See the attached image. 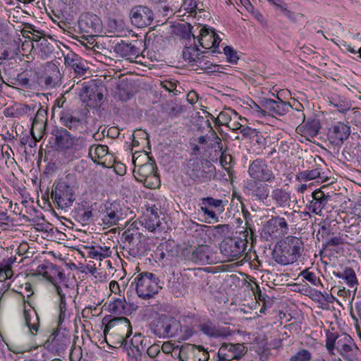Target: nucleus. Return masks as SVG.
<instances>
[{"mask_svg":"<svg viewBox=\"0 0 361 361\" xmlns=\"http://www.w3.org/2000/svg\"><path fill=\"white\" fill-rule=\"evenodd\" d=\"M135 169H134V176L140 182L142 183L147 188H152L149 182V179L156 178L155 166L153 163L147 161L142 164H137V159H133Z\"/></svg>","mask_w":361,"mask_h":361,"instance_id":"23","label":"nucleus"},{"mask_svg":"<svg viewBox=\"0 0 361 361\" xmlns=\"http://www.w3.org/2000/svg\"><path fill=\"white\" fill-rule=\"evenodd\" d=\"M250 288L255 295V299L257 301H262L263 302V305L260 310V312H264V304H265V298L266 295L262 294L259 285L256 282H253V285L250 284Z\"/></svg>","mask_w":361,"mask_h":361,"instance_id":"50","label":"nucleus"},{"mask_svg":"<svg viewBox=\"0 0 361 361\" xmlns=\"http://www.w3.org/2000/svg\"><path fill=\"white\" fill-rule=\"evenodd\" d=\"M16 84L23 88H30L31 83L30 79L23 73H19L16 77Z\"/></svg>","mask_w":361,"mask_h":361,"instance_id":"58","label":"nucleus"},{"mask_svg":"<svg viewBox=\"0 0 361 361\" xmlns=\"http://www.w3.org/2000/svg\"><path fill=\"white\" fill-rule=\"evenodd\" d=\"M185 173L194 181L203 183L210 180L215 173L214 166L209 161H203L197 157L188 160L185 166Z\"/></svg>","mask_w":361,"mask_h":361,"instance_id":"8","label":"nucleus"},{"mask_svg":"<svg viewBox=\"0 0 361 361\" xmlns=\"http://www.w3.org/2000/svg\"><path fill=\"white\" fill-rule=\"evenodd\" d=\"M161 86L166 91L172 92L176 89L177 85L176 82H173L171 80H164L161 82Z\"/></svg>","mask_w":361,"mask_h":361,"instance_id":"59","label":"nucleus"},{"mask_svg":"<svg viewBox=\"0 0 361 361\" xmlns=\"http://www.w3.org/2000/svg\"><path fill=\"white\" fill-rule=\"evenodd\" d=\"M66 312H60L59 316V322H58V326L56 330L51 334V337H52V342L59 343V341L65 342L68 341L69 342V338L64 336L63 334V336H61V330L62 328V323L64 321L66 318Z\"/></svg>","mask_w":361,"mask_h":361,"instance_id":"45","label":"nucleus"},{"mask_svg":"<svg viewBox=\"0 0 361 361\" xmlns=\"http://www.w3.org/2000/svg\"><path fill=\"white\" fill-rule=\"evenodd\" d=\"M208 127L209 128V135L208 136V141H210L209 147L210 148H216L217 147V150L221 154V159L224 157V147L222 144V140L220 137L218 136L215 130L213 129L211 123L209 121H207Z\"/></svg>","mask_w":361,"mask_h":361,"instance_id":"44","label":"nucleus"},{"mask_svg":"<svg viewBox=\"0 0 361 361\" xmlns=\"http://www.w3.org/2000/svg\"><path fill=\"white\" fill-rule=\"evenodd\" d=\"M81 101L86 106L94 108L102 104L104 95L102 87L97 85L94 80L84 82L79 92Z\"/></svg>","mask_w":361,"mask_h":361,"instance_id":"11","label":"nucleus"},{"mask_svg":"<svg viewBox=\"0 0 361 361\" xmlns=\"http://www.w3.org/2000/svg\"><path fill=\"white\" fill-rule=\"evenodd\" d=\"M159 277L149 271H142L134 276L132 286L135 285V290L137 296L143 300H149L162 288Z\"/></svg>","mask_w":361,"mask_h":361,"instance_id":"6","label":"nucleus"},{"mask_svg":"<svg viewBox=\"0 0 361 361\" xmlns=\"http://www.w3.org/2000/svg\"><path fill=\"white\" fill-rule=\"evenodd\" d=\"M75 177L73 174L69 173L53 185L51 191V199L59 208L64 209L70 207L75 198L74 183Z\"/></svg>","mask_w":361,"mask_h":361,"instance_id":"4","label":"nucleus"},{"mask_svg":"<svg viewBox=\"0 0 361 361\" xmlns=\"http://www.w3.org/2000/svg\"><path fill=\"white\" fill-rule=\"evenodd\" d=\"M199 226L200 229L196 231L199 235L207 234V233L209 232L216 238H222L229 232L230 230V226L228 224H219L217 226H212L200 225Z\"/></svg>","mask_w":361,"mask_h":361,"instance_id":"35","label":"nucleus"},{"mask_svg":"<svg viewBox=\"0 0 361 361\" xmlns=\"http://www.w3.org/2000/svg\"><path fill=\"white\" fill-rule=\"evenodd\" d=\"M221 41V39L214 29H209L205 26L201 28L198 36V42L203 48L206 49H213V52H219L218 49Z\"/></svg>","mask_w":361,"mask_h":361,"instance_id":"26","label":"nucleus"},{"mask_svg":"<svg viewBox=\"0 0 361 361\" xmlns=\"http://www.w3.org/2000/svg\"><path fill=\"white\" fill-rule=\"evenodd\" d=\"M124 305L121 300H115L109 305V310L114 314H120L124 310Z\"/></svg>","mask_w":361,"mask_h":361,"instance_id":"55","label":"nucleus"},{"mask_svg":"<svg viewBox=\"0 0 361 361\" xmlns=\"http://www.w3.org/2000/svg\"><path fill=\"white\" fill-rule=\"evenodd\" d=\"M105 324L104 334L115 339L117 344L126 345L127 338L132 334V326L129 319L125 317H118L109 319L105 317L103 319Z\"/></svg>","mask_w":361,"mask_h":361,"instance_id":"5","label":"nucleus"},{"mask_svg":"<svg viewBox=\"0 0 361 361\" xmlns=\"http://www.w3.org/2000/svg\"><path fill=\"white\" fill-rule=\"evenodd\" d=\"M239 133L242 134L244 137L249 139H253L255 137H258V134L259 133V132L256 129L244 125L241 128Z\"/></svg>","mask_w":361,"mask_h":361,"instance_id":"54","label":"nucleus"},{"mask_svg":"<svg viewBox=\"0 0 361 361\" xmlns=\"http://www.w3.org/2000/svg\"><path fill=\"white\" fill-rule=\"evenodd\" d=\"M191 260L196 264H213L215 258L209 246L201 245L192 251Z\"/></svg>","mask_w":361,"mask_h":361,"instance_id":"30","label":"nucleus"},{"mask_svg":"<svg viewBox=\"0 0 361 361\" xmlns=\"http://www.w3.org/2000/svg\"><path fill=\"white\" fill-rule=\"evenodd\" d=\"M35 274L42 276L54 286L64 282L66 279L63 269L51 262L39 264L36 269Z\"/></svg>","mask_w":361,"mask_h":361,"instance_id":"18","label":"nucleus"},{"mask_svg":"<svg viewBox=\"0 0 361 361\" xmlns=\"http://www.w3.org/2000/svg\"><path fill=\"white\" fill-rule=\"evenodd\" d=\"M154 18L153 11L145 6H133L130 12L131 23L139 28L150 26L153 23Z\"/></svg>","mask_w":361,"mask_h":361,"instance_id":"19","label":"nucleus"},{"mask_svg":"<svg viewBox=\"0 0 361 361\" xmlns=\"http://www.w3.org/2000/svg\"><path fill=\"white\" fill-rule=\"evenodd\" d=\"M312 358V353L308 350L302 349L293 355L290 361H310Z\"/></svg>","mask_w":361,"mask_h":361,"instance_id":"51","label":"nucleus"},{"mask_svg":"<svg viewBox=\"0 0 361 361\" xmlns=\"http://www.w3.org/2000/svg\"><path fill=\"white\" fill-rule=\"evenodd\" d=\"M247 240L240 237L226 238L220 245V251L228 262L238 259L244 254Z\"/></svg>","mask_w":361,"mask_h":361,"instance_id":"9","label":"nucleus"},{"mask_svg":"<svg viewBox=\"0 0 361 361\" xmlns=\"http://www.w3.org/2000/svg\"><path fill=\"white\" fill-rule=\"evenodd\" d=\"M16 257L11 256L5 258L0 263V282L5 281L13 276L12 265L16 262Z\"/></svg>","mask_w":361,"mask_h":361,"instance_id":"40","label":"nucleus"},{"mask_svg":"<svg viewBox=\"0 0 361 361\" xmlns=\"http://www.w3.org/2000/svg\"><path fill=\"white\" fill-rule=\"evenodd\" d=\"M248 174L255 181L271 183L276 180V176L271 167L268 166L267 161L262 158L256 159L250 163Z\"/></svg>","mask_w":361,"mask_h":361,"instance_id":"12","label":"nucleus"},{"mask_svg":"<svg viewBox=\"0 0 361 361\" xmlns=\"http://www.w3.org/2000/svg\"><path fill=\"white\" fill-rule=\"evenodd\" d=\"M207 54H202V55L196 59L193 67L196 71H212L213 63L208 59Z\"/></svg>","mask_w":361,"mask_h":361,"instance_id":"46","label":"nucleus"},{"mask_svg":"<svg viewBox=\"0 0 361 361\" xmlns=\"http://www.w3.org/2000/svg\"><path fill=\"white\" fill-rule=\"evenodd\" d=\"M169 247H171V243L166 242L157 247V254L159 255L161 259L169 258L173 255L172 250H169Z\"/></svg>","mask_w":361,"mask_h":361,"instance_id":"52","label":"nucleus"},{"mask_svg":"<svg viewBox=\"0 0 361 361\" xmlns=\"http://www.w3.org/2000/svg\"><path fill=\"white\" fill-rule=\"evenodd\" d=\"M142 224L151 232L161 228V221L158 214V208L155 205L147 209L142 218Z\"/></svg>","mask_w":361,"mask_h":361,"instance_id":"29","label":"nucleus"},{"mask_svg":"<svg viewBox=\"0 0 361 361\" xmlns=\"http://www.w3.org/2000/svg\"><path fill=\"white\" fill-rule=\"evenodd\" d=\"M179 327V321L166 314H158L149 324L152 333L162 338L175 337L178 334Z\"/></svg>","mask_w":361,"mask_h":361,"instance_id":"7","label":"nucleus"},{"mask_svg":"<svg viewBox=\"0 0 361 361\" xmlns=\"http://www.w3.org/2000/svg\"><path fill=\"white\" fill-rule=\"evenodd\" d=\"M326 347L329 351L336 349L346 361H357L360 352L353 339L347 334H338L329 330L326 334Z\"/></svg>","mask_w":361,"mask_h":361,"instance_id":"1","label":"nucleus"},{"mask_svg":"<svg viewBox=\"0 0 361 361\" xmlns=\"http://www.w3.org/2000/svg\"><path fill=\"white\" fill-rule=\"evenodd\" d=\"M36 109V105H28L25 104L16 103L4 109V115L7 117H30V120L32 119V116L35 114Z\"/></svg>","mask_w":361,"mask_h":361,"instance_id":"28","label":"nucleus"},{"mask_svg":"<svg viewBox=\"0 0 361 361\" xmlns=\"http://www.w3.org/2000/svg\"><path fill=\"white\" fill-rule=\"evenodd\" d=\"M142 233L137 227V223L133 222L123 233L122 238L124 239V249L130 255L136 257L140 255L141 250L139 247L142 240Z\"/></svg>","mask_w":361,"mask_h":361,"instance_id":"14","label":"nucleus"},{"mask_svg":"<svg viewBox=\"0 0 361 361\" xmlns=\"http://www.w3.org/2000/svg\"><path fill=\"white\" fill-rule=\"evenodd\" d=\"M224 51L229 63L232 64H237L239 57L236 51H235L231 47L226 46L224 48Z\"/></svg>","mask_w":361,"mask_h":361,"instance_id":"53","label":"nucleus"},{"mask_svg":"<svg viewBox=\"0 0 361 361\" xmlns=\"http://www.w3.org/2000/svg\"><path fill=\"white\" fill-rule=\"evenodd\" d=\"M160 350V345L159 344H153L148 348L147 353L150 357L153 358L159 355Z\"/></svg>","mask_w":361,"mask_h":361,"instance_id":"61","label":"nucleus"},{"mask_svg":"<svg viewBox=\"0 0 361 361\" xmlns=\"http://www.w3.org/2000/svg\"><path fill=\"white\" fill-rule=\"evenodd\" d=\"M262 108L255 104L256 109L261 112L262 115L269 114L273 116L286 115L291 108L289 102H283L277 97V100L272 99H264L261 102Z\"/></svg>","mask_w":361,"mask_h":361,"instance_id":"16","label":"nucleus"},{"mask_svg":"<svg viewBox=\"0 0 361 361\" xmlns=\"http://www.w3.org/2000/svg\"><path fill=\"white\" fill-rule=\"evenodd\" d=\"M199 330L209 338H226L232 335L229 327L216 325L210 319H207L198 325Z\"/></svg>","mask_w":361,"mask_h":361,"instance_id":"24","label":"nucleus"},{"mask_svg":"<svg viewBox=\"0 0 361 361\" xmlns=\"http://www.w3.org/2000/svg\"><path fill=\"white\" fill-rule=\"evenodd\" d=\"M233 114H234V116H235L234 118H236L238 116L237 114H235V113H233ZM243 126V125L238 123L235 119H231V121L228 123V125L226 126L228 127L233 131H239L240 132Z\"/></svg>","mask_w":361,"mask_h":361,"instance_id":"60","label":"nucleus"},{"mask_svg":"<svg viewBox=\"0 0 361 361\" xmlns=\"http://www.w3.org/2000/svg\"><path fill=\"white\" fill-rule=\"evenodd\" d=\"M331 104L337 109L338 111L345 114L351 109V103L346 98L338 95H333L330 98Z\"/></svg>","mask_w":361,"mask_h":361,"instance_id":"42","label":"nucleus"},{"mask_svg":"<svg viewBox=\"0 0 361 361\" xmlns=\"http://www.w3.org/2000/svg\"><path fill=\"white\" fill-rule=\"evenodd\" d=\"M300 276H301L304 279L310 282L313 286H320L323 287V284L319 278L314 272L310 271L309 269H305L302 271L300 274Z\"/></svg>","mask_w":361,"mask_h":361,"instance_id":"49","label":"nucleus"},{"mask_svg":"<svg viewBox=\"0 0 361 361\" xmlns=\"http://www.w3.org/2000/svg\"><path fill=\"white\" fill-rule=\"evenodd\" d=\"M180 361H207L209 353L202 345L185 343L179 350Z\"/></svg>","mask_w":361,"mask_h":361,"instance_id":"15","label":"nucleus"},{"mask_svg":"<svg viewBox=\"0 0 361 361\" xmlns=\"http://www.w3.org/2000/svg\"><path fill=\"white\" fill-rule=\"evenodd\" d=\"M60 78L59 68L54 63L48 64L44 75L39 78V84L46 87H54Z\"/></svg>","mask_w":361,"mask_h":361,"instance_id":"33","label":"nucleus"},{"mask_svg":"<svg viewBox=\"0 0 361 361\" xmlns=\"http://www.w3.org/2000/svg\"><path fill=\"white\" fill-rule=\"evenodd\" d=\"M324 188H326L322 187L312 193V200L305 205L309 212L319 216L322 215L323 209H326L331 199V196L323 190Z\"/></svg>","mask_w":361,"mask_h":361,"instance_id":"22","label":"nucleus"},{"mask_svg":"<svg viewBox=\"0 0 361 361\" xmlns=\"http://www.w3.org/2000/svg\"><path fill=\"white\" fill-rule=\"evenodd\" d=\"M75 219L83 225L89 224L93 217L92 205L86 201H82L78 204L75 209Z\"/></svg>","mask_w":361,"mask_h":361,"instance_id":"34","label":"nucleus"},{"mask_svg":"<svg viewBox=\"0 0 361 361\" xmlns=\"http://www.w3.org/2000/svg\"><path fill=\"white\" fill-rule=\"evenodd\" d=\"M55 145L57 150L70 160L80 158L86 147L83 137L74 136L66 129L57 131Z\"/></svg>","mask_w":361,"mask_h":361,"instance_id":"3","label":"nucleus"},{"mask_svg":"<svg viewBox=\"0 0 361 361\" xmlns=\"http://www.w3.org/2000/svg\"><path fill=\"white\" fill-rule=\"evenodd\" d=\"M108 150L106 145H94L89 148L88 154L94 163L110 168L113 165V160Z\"/></svg>","mask_w":361,"mask_h":361,"instance_id":"25","label":"nucleus"},{"mask_svg":"<svg viewBox=\"0 0 361 361\" xmlns=\"http://www.w3.org/2000/svg\"><path fill=\"white\" fill-rule=\"evenodd\" d=\"M271 197L279 207L288 205L291 200L290 192L281 188L274 189L271 192Z\"/></svg>","mask_w":361,"mask_h":361,"instance_id":"39","label":"nucleus"},{"mask_svg":"<svg viewBox=\"0 0 361 361\" xmlns=\"http://www.w3.org/2000/svg\"><path fill=\"white\" fill-rule=\"evenodd\" d=\"M98 247L99 252L102 255V258L104 259L110 257L112 254V250L110 247L108 246H100L97 245Z\"/></svg>","mask_w":361,"mask_h":361,"instance_id":"63","label":"nucleus"},{"mask_svg":"<svg viewBox=\"0 0 361 361\" xmlns=\"http://www.w3.org/2000/svg\"><path fill=\"white\" fill-rule=\"evenodd\" d=\"M200 210L203 213L204 221L210 224L212 220L219 221V215L225 210V204L222 200L212 197H202L200 200Z\"/></svg>","mask_w":361,"mask_h":361,"instance_id":"10","label":"nucleus"},{"mask_svg":"<svg viewBox=\"0 0 361 361\" xmlns=\"http://www.w3.org/2000/svg\"><path fill=\"white\" fill-rule=\"evenodd\" d=\"M247 188L250 191L251 195L255 197L256 200L264 201L269 194L268 185L262 183L260 181H254L247 184Z\"/></svg>","mask_w":361,"mask_h":361,"instance_id":"36","label":"nucleus"},{"mask_svg":"<svg viewBox=\"0 0 361 361\" xmlns=\"http://www.w3.org/2000/svg\"><path fill=\"white\" fill-rule=\"evenodd\" d=\"M231 119L233 118L226 111H221L218 116V121L224 126H227Z\"/></svg>","mask_w":361,"mask_h":361,"instance_id":"62","label":"nucleus"},{"mask_svg":"<svg viewBox=\"0 0 361 361\" xmlns=\"http://www.w3.org/2000/svg\"><path fill=\"white\" fill-rule=\"evenodd\" d=\"M61 123L71 130H76L82 126V120L69 109H63L60 113Z\"/></svg>","mask_w":361,"mask_h":361,"instance_id":"32","label":"nucleus"},{"mask_svg":"<svg viewBox=\"0 0 361 361\" xmlns=\"http://www.w3.org/2000/svg\"><path fill=\"white\" fill-rule=\"evenodd\" d=\"M246 353L243 343H223L219 348L216 361H232L240 360Z\"/></svg>","mask_w":361,"mask_h":361,"instance_id":"20","label":"nucleus"},{"mask_svg":"<svg viewBox=\"0 0 361 361\" xmlns=\"http://www.w3.org/2000/svg\"><path fill=\"white\" fill-rule=\"evenodd\" d=\"M78 27L81 33L86 37H94L102 30V21L95 14L86 13L80 16Z\"/></svg>","mask_w":361,"mask_h":361,"instance_id":"17","label":"nucleus"},{"mask_svg":"<svg viewBox=\"0 0 361 361\" xmlns=\"http://www.w3.org/2000/svg\"><path fill=\"white\" fill-rule=\"evenodd\" d=\"M24 318L27 326L32 334H37L39 327V317L35 310L24 311Z\"/></svg>","mask_w":361,"mask_h":361,"instance_id":"38","label":"nucleus"},{"mask_svg":"<svg viewBox=\"0 0 361 361\" xmlns=\"http://www.w3.org/2000/svg\"><path fill=\"white\" fill-rule=\"evenodd\" d=\"M351 129L348 122L333 121L327 128L328 141L335 147H341L350 135Z\"/></svg>","mask_w":361,"mask_h":361,"instance_id":"13","label":"nucleus"},{"mask_svg":"<svg viewBox=\"0 0 361 361\" xmlns=\"http://www.w3.org/2000/svg\"><path fill=\"white\" fill-rule=\"evenodd\" d=\"M109 289L112 293L121 295L120 286L117 281H111L109 283Z\"/></svg>","mask_w":361,"mask_h":361,"instance_id":"64","label":"nucleus"},{"mask_svg":"<svg viewBox=\"0 0 361 361\" xmlns=\"http://www.w3.org/2000/svg\"><path fill=\"white\" fill-rule=\"evenodd\" d=\"M303 243L295 236H288L279 241L273 251V258L282 265L293 264L301 255Z\"/></svg>","mask_w":361,"mask_h":361,"instance_id":"2","label":"nucleus"},{"mask_svg":"<svg viewBox=\"0 0 361 361\" xmlns=\"http://www.w3.org/2000/svg\"><path fill=\"white\" fill-rule=\"evenodd\" d=\"M288 226L286 219L281 216H272L265 224L263 231L266 238H281L288 233Z\"/></svg>","mask_w":361,"mask_h":361,"instance_id":"21","label":"nucleus"},{"mask_svg":"<svg viewBox=\"0 0 361 361\" xmlns=\"http://www.w3.org/2000/svg\"><path fill=\"white\" fill-rule=\"evenodd\" d=\"M336 276L343 279L350 287H354L357 284L355 272L352 268L348 267L342 274H337Z\"/></svg>","mask_w":361,"mask_h":361,"instance_id":"47","label":"nucleus"},{"mask_svg":"<svg viewBox=\"0 0 361 361\" xmlns=\"http://www.w3.org/2000/svg\"><path fill=\"white\" fill-rule=\"evenodd\" d=\"M103 222L105 225H116L121 219H123L122 208L117 202L111 203L106 208Z\"/></svg>","mask_w":361,"mask_h":361,"instance_id":"31","label":"nucleus"},{"mask_svg":"<svg viewBox=\"0 0 361 361\" xmlns=\"http://www.w3.org/2000/svg\"><path fill=\"white\" fill-rule=\"evenodd\" d=\"M30 121H32V126H39L40 128H42L45 126L47 121V111L46 109H43L40 106L36 114H35V117L32 118Z\"/></svg>","mask_w":361,"mask_h":361,"instance_id":"48","label":"nucleus"},{"mask_svg":"<svg viewBox=\"0 0 361 361\" xmlns=\"http://www.w3.org/2000/svg\"><path fill=\"white\" fill-rule=\"evenodd\" d=\"M202 54H208V52H201L195 45L185 47L183 50V58L190 66H192L196 62V59L200 58Z\"/></svg>","mask_w":361,"mask_h":361,"instance_id":"41","label":"nucleus"},{"mask_svg":"<svg viewBox=\"0 0 361 361\" xmlns=\"http://www.w3.org/2000/svg\"><path fill=\"white\" fill-rule=\"evenodd\" d=\"M345 243L344 240L341 235H336L328 239L325 243H323V247H334L342 245Z\"/></svg>","mask_w":361,"mask_h":361,"instance_id":"57","label":"nucleus"},{"mask_svg":"<svg viewBox=\"0 0 361 361\" xmlns=\"http://www.w3.org/2000/svg\"><path fill=\"white\" fill-rule=\"evenodd\" d=\"M114 49L117 55L126 58L131 62L135 61L141 53L140 49L135 43H126L123 40L120 43H117Z\"/></svg>","mask_w":361,"mask_h":361,"instance_id":"27","label":"nucleus"},{"mask_svg":"<svg viewBox=\"0 0 361 361\" xmlns=\"http://www.w3.org/2000/svg\"><path fill=\"white\" fill-rule=\"evenodd\" d=\"M324 173V172H322L321 168L317 167L314 169L305 170L298 173L295 176V179L300 182H306L315 179L323 180L326 179Z\"/></svg>","mask_w":361,"mask_h":361,"instance_id":"37","label":"nucleus"},{"mask_svg":"<svg viewBox=\"0 0 361 361\" xmlns=\"http://www.w3.org/2000/svg\"><path fill=\"white\" fill-rule=\"evenodd\" d=\"M301 128H303V133L305 136L313 138L318 135L321 125L319 120L311 119L305 122Z\"/></svg>","mask_w":361,"mask_h":361,"instance_id":"43","label":"nucleus"},{"mask_svg":"<svg viewBox=\"0 0 361 361\" xmlns=\"http://www.w3.org/2000/svg\"><path fill=\"white\" fill-rule=\"evenodd\" d=\"M86 255L88 257L97 259L99 261H102L103 259L102 258V255L100 252H99L98 247L96 245L85 247Z\"/></svg>","mask_w":361,"mask_h":361,"instance_id":"56","label":"nucleus"}]
</instances>
